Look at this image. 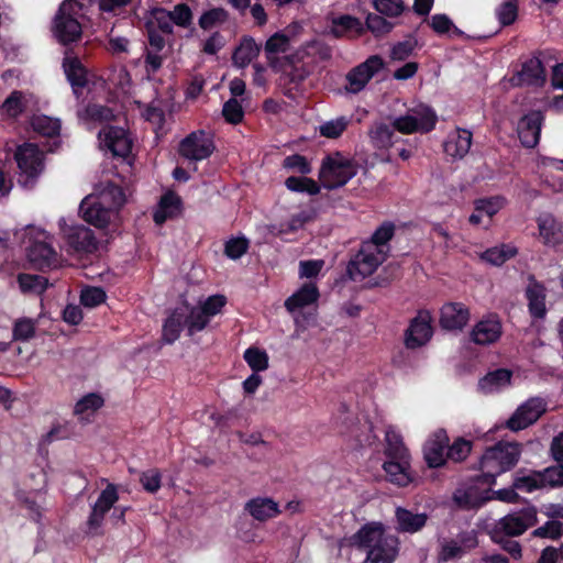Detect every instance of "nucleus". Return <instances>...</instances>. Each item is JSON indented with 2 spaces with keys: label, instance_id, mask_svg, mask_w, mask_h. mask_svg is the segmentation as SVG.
I'll return each instance as SVG.
<instances>
[{
  "label": "nucleus",
  "instance_id": "2f4dec72",
  "mask_svg": "<svg viewBox=\"0 0 563 563\" xmlns=\"http://www.w3.org/2000/svg\"><path fill=\"white\" fill-rule=\"evenodd\" d=\"M538 228L544 245L554 247L562 243L563 234L561 228L552 216L545 214L540 217L538 219Z\"/></svg>",
  "mask_w": 563,
  "mask_h": 563
},
{
  "label": "nucleus",
  "instance_id": "a19ab883",
  "mask_svg": "<svg viewBox=\"0 0 563 563\" xmlns=\"http://www.w3.org/2000/svg\"><path fill=\"white\" fill-rule=\"evenodd\" d=\"M157 14H165L174 24L179 27L188 29L192 25V11L187 3H177L172 11L157 9Z\"/></svg>",
  "mask_w": 563,
  "mask_h": 563
},
{
  "label": "nucleus",
  "instance_id": "864d4df0",
  "mask_svg": "<svg viewBox=\"0 0 563 563\" xmlns=\"http://www.w3.org/2000/svg\"><path fill=\"white\" fill-rule=\"evenodd\" d=\"M504 202L505 198L500 196L476 199L474 201L475 211L492 219L504 207Z\"/></svg>",
  "mask_w": 563,
  "mask_h": 563
},
{
  "label": "nucleus",
  "instance_id": "69168bd1",
  "mask_svg": "<svg viewBox=\"0 0 563 563\" xmlns=\"http://www.w3.org/2000/svg\"><path fill=\"white\" fill-rule=\"evenodd\" d=\"M514 487L516 489L532 493L533 490L543 488V482L539 475V471H533L526 476H517L514 479Z\"/></svg>",
  "mask_w": 563,
  "mask_h": 563
},
{
  "label": "nucleus",
  "instance_id": "0e129e2a",
  "mask_svg": "<svg viewBox=\"0 0 563 563\" xmlns=\"http://www.w3.org/2000/svg\"><path fill=\"white\" fill-rule=\"evenodd\" d=\"M532 536L541 539L559 540L563 537V523L559 520H549L533 530Z\"/></svg>",
  "mask_w": 563,
  "mask_h": 563
},
{
  "label": "nucleus",
  "instance_id": "0eeeda50",
  "mask_svg": "<svg viewBox=\"0 0 563 563\" xmlns=\"http://www.w3.org/2000/svg\"><path fill=\"white\" fill-rule=\"evenodd\" d=\"M357 173L353 161L344 158L339 153L322 159L319 177L327 189H335L347 184Z\"/></svg>",
  "mask_w": 563,
  "mask_h": 563
},
{
  "label": "nucleus",
  "instance_id": "39448f33",
  "mask_svg": "<svg viewBox=\"0 0 563 563\" xmlns=\"http://www.w3.org/2000/svg\"><path fill=\"white\" fill-rule=\"evenodd\" d=\"M84 9V2L78 0H64L53 19L52 33L63 46L69 47L82 38V25L78 18Z\"/></svg>",
  "mask_w": 563,
  "mask_h": 563
},
{
  "label": "nucleus",
  "instance_id": "a18cd8bd",
  "mask_svg": "<svg viewBox=\"0 0 563 563\" xmlns=\"http://www.w3.org/2000/svg\"><path fill=\"white\" fill-rule=\"evenodd\" d=\"M32 126L35 132L43 136L54 137L59 135L60 122L47 115H36L32 119Z\"/></svg>",
  "mask_w": 563,
  "mask_h": 563
},
{
  "label": "nucleus",
  "instance_id": "3c124183",
  "mask_svg": "<svg viewBox=\"0 0 563 563\" xmlns=\"http://www.w3.org/2000/svg\"><path fill=\"white\" fill-rule=\"evenodd\" d=\"M103 398L99 394L90 393L76 402L74 412L77 416H82L87 412L93 413L103 406Z\"/></svg>",
  "mask_w": 563,
  "mask_h": 563
},
{
  "label": "nucleus",
  "instance_id": "cd10ccee",
  "mask_svg": "<svg viewBox=\"0 0 563 563\" xmlns=\"http://www.w3.org/2000/svg\"><path fill=\"white\" fill-rule=\"evenodd\" d=\"M397 530L404 533H416L422 530L429 519L426 512L417 514L407 508L398 507L395 514Z\"/></svg>",
  "mask_w": 563,
  "mask_h": 563
},
{
  "label": "nucleus",
  "instance_id": "13d9d810",
  "mask_svg": "<svg viewBox=\"0 0 563 563\" xmlns=\"http://www.w3.org/2000/svg\"><path fill=\"white\" fill-rule=\"evenodd\" d=\"M107 294L101 287L87 286L81 290L80 303L88 308H95L103 303Z\"/></svg>",
  "mask_w": 563,
  "mask_h": 563
},
{
  "label": "nucleus",
  "instance_id": "8fccbe9b",
  "mask_svg": "<svg viewBox=\"0 0 563 563\" xmlns=\"http://www.w3.org/2000/svg\"><path fill=\"white\" fill-rule=\"evenodd\" d=\"M395 131L394 126L379 123L371 131V137L378 148H387L394 143Z\"/></svg>",
  "mask_w": 563,
  "mask_h": 563
},
{
  "label": "nucleus",
  "instance_id": "6e6d98bb",
  "mask_svg": "<svg viewBox=\"0 0 563 563\" xmlns=\"http://www.w3.org/2000/svg\"><path fill=\"white\" fill-rule=\"evenodd\" d=\"M430 26L439 35L446 34L451 30L456 36L463 35V32L457 26H455L453 21L444 13H437L432 15Z\"/></svg>",
  "mask_w": 563,
  "mask_h": 563
},
{
  "label": "nucleus",
  "instance_id": "4468645a",
  "mask_svg": "<svg viewBox=\"0 0 563 563\" xmlns=\"http://www.w3.org/2000/svg\"><path fill=\"white\" fill-rule=\"evenodd\" d=\"M433 329L431 317L428 311H419L411 319L409 327L405 331V345L407 349L416 350L426 345L432 338Z\"/></svg>",
  "mask_w": 563,
  "mask_h": 563
},
{
  "label": "nucleus",
  "instance_id": "f3484780",
  "mask_svg": "<svg viewBox=\"0 0 563 563\" xmlns=\"http://www.w3.org/2000/svg\"><path fill=\"white\" fill-rule=\"evenodd\" d=\"M450 442L444 429L434 431L423 444V457L430 468H440L446 463V448Z\"/></svg>",
  "mask_w": 563,
  "mask_h": 563
},
{
  "label": "nucleus",
  "instance_id": "a878e982",
  "mask_svg": "<svg viewBox=\"0 0 563 563\" xmlns=\"http://www.w3.org/2000/svg\"><path fill=\"white\" fill-rule=\"evenodd\" d=\"M472 145V132L466 129H456L450 133L443 143V151L453 159H462Z\"/></svg>",
  "mask_w": 563,
  "mask_h": 563
},
{
  "label": "nucleus",
  "instance_id": "1a4fd4ad",
  "mask_svg": "<svg viewBox=\"0 0 563 563\" xmlns=\"http://www.w3.org/2000/svg\"><path fill=\"white\" fill-rule=\"evenodd\" d=\"M386 67L384 58L378 55H371L361 64L351 68L345 75L347 85L345 91L349 93H360L365 89L371 79Z\"/></svg>",
  "mask_w": 563,
  "mask_h": 563
},
{
  "label": "nucleus",
  "instance_id": "052dcab7",
  "mask_svg": "<svg viewBox=\"0 0 563 563\" xmlns=\"http://www.w3.org/2000/svg\"><path fill=\"white\" fill-rule=\"evenodd\" d=\"M250 247V241L245 236L231 238L224 244V254L231 260L241 258Z\"/></svg>",
  "mask_w": 563,
  "mask_h": 563
},
{
  "label": "nucleus",
  "instance_id": "603ef678",
  "mask_svg": "<svg viewBox=\"0 0 563 563\" xmlns=\"http://www.w3.org/2000/svg\"><path fill=\"white\" fill-rule=\"evenodd\" d=\"M82 118L93 122H107L113 119V111L102 104L88 103L82 110Z\"/></svg>",
  "mask_w": 563,
  "mask_h": 563
},
{
  "label": "nucleus",
  "instance_id": "423d86ee",
  "mask_svg": "<svg viewBox=\"0 0 563 563\" xmlns=\"http://www.w3.org/2000/svg\"><path fill=\"white\" fill-rule=\"evenodd\" d=\"M14 158L20 174L18 181L32 188L44 169V155L36 144L24 143L18 146Z\"/></svg>",
  "mask_w": 563,
  "mask_h": 563
},
{
  "label": "nucleus",
  "instance_id": "6e6552de",
  "mask_svg": "<svg viewBox=\"0 0 563 563\" xmlns=\"http://www.w3.org/2000/svg\"><path fill=\"white\" fill-rule=\"evenodd\" d=\"M438 117L434 110L424 104H420L410 110L406 115L396 118L393 126L396 131L404 134L429 133L437 124Z\"/></svg>",
  "mask_w": 563,
  "mask_h": 563
},
{
  "label": "nucleus",
  "instance_id": "c03bdc74",
  "mask_svg": "<svg viewBox=\"0 0 563 563\" xmlns=\"http://www.w3.org/2000/svg\"><path fill=\"white\" fill-rule=\"evenodd\" d=\"M228 20L229 12L221 7H218L205 11L200 15L198 24L202 30L208 31L218 25L224 24Z\"/></svg>",
  "mask_w": 563,
  "mask_h": 563
},
{
  "label": "nucleus",
  "instance_id": "9d476101",
  "mask_svg": "<svg viewBox=\"0 0 563 563\" xmlns=\"http://www.w3.org/2000/svg\"><path fill=\"white\" fill-rule=\"evenodd\" d=\"M386 254L382 250L372 247V244L362 243L360 251L349 263L346 272L351 279L361 280L371 276L385 261Z\"/></svg>",
  "mask_w": 563,
  "mask_h": 563
},
{
  "label": "nucleus",
  "instance_id": "f704fd0d",
  "mask_svg": "<svg viewBox=\"0 0 563 563\" xmlns=\"http://www.w3.org/2000/svg\"><path fill=\"white\" fill-rule=\"evenodd\" d=\"M511 376V371L507 368H497L495 371L488 372L484 377L479 379L478 388L485 394L493 393L498 388L510 384Z\"/></svg>",
  "mask_w": 563,
  "mask_h": 563
},
{
  "label": "nucleus",
  "instance_id": "e433bc0d",
  "mask_svg": "<svg viewBox=\"0 0 563 563\" xmlns=\"http://www.w3.org/2000/svg\"><path fill=\"white\" fill-rule=\"evenodd\" d=\"M282 70L284 74L282 79L292 85L295 88L301 85L310 74L309 69L303 64L295 63V56H287L285 58Z\"/></svg>",
  "mask_w": 563,
  "mask_h": 563
},
{
  "label": "nucleus",
  "instance_id": "c756f323",
  "mask_svg": "<svg viewBox=\"0 0 563 563\" xmlns=\"http://www.w3.org/2000/svg\"><path fill=\"white\" fill-rule=\"evenodd\" d=\"M319 296L318 287L312 283H306L285 300V308L289 312H295L316 302Z\"/></svg>",
  "mask_w": 563,
  "mask_h": 563
},
{
  "label": "nucleus",
  "instance_id": "72a5a7b5",
  "mask_svg": "<svg viewBox=\"0 0 563 563\" xmlns=\"http://www.w3.org/2000/svg\"><path fill=\"white\" fill-rule=\"evenodd\" d=\"M518 254V249L509 243L489 247L479 254V258L493 266H501Z\"/></svg>",
  "mask_w": 563,
  "mask_h": 563
},
{
  "label": "nucleus",
  "instance_id": "37998d69",
  "mask_svg": "<svg viewBox=\"0 0 563 563\" xmlns=\"http://www.w3.org/2000/svg\"><path fill=\"white\" fill-rule=\"evenodd\" d=\"M285 186L292 192H306L316 196L320 192V185L312 178L301 176H290L286 178Z\"/></svg>",
  "mask_w": 563,
  "mask_h": 563
},
{
  "label": "nucleus",
  "instance_id": "a211bd4d",
  "mask_svg": "<svg viewBox=\"0 0 563 563\" xmlns=\"http://www.w3.org/2000/svg\"><path fill=\"white\" fill-rule=\"evenodd\" d=\"M66 243L76 253H93L98 249V241L91 229L76 224L64 230Z\"/></svg>",
  "mask_w": 563,
  "mask_h": 563
},
{
  "label": "nucleus",
  "instance_id": "680f3d73",
  "mask_svg": "<svg viewBox=\"0 0 563 563\" xmlns=\"http://www.w3.org/2000/svg\"><path fill=\"white\" fill-rule=\"evenodd\" d=\"M497 19L503 26H509L518 18V4L516 0L504 1L496 10Z\"/></svg>",
  "mask_w": 563,
  "mask_h": 563
},
{
  "label": "nucleus",
  "instance_id": "dca6fc26",
  "mask_svg": "<svg viewBox=\"0 0 563 563\" xmlns=\"http://www.w3.org/2000/svg\"><path fill=\"white\" fill-rule=\"evenodd\" d=\"M547 79L545 68L539 57H531L521 64V68L514 73L509 81L514 87H541Z\"/></svg>",
  "mask_w": 563,
  "mask_h": 563
},
{
  "label": "nucleus",
  "instance_id": "393cba45",
  "mask_svg": "<svg viewBox=\"0 0 563 563\" xmlns=\"http://www.w3.org/2000/svg\"><path fill=\"white\" fill-rule=\"evenodd\" d=\"M244 510L255 520L264 522L282 514L278 503L269 497H255L247 500Z\"/></svg>",
  "mask_w": 563,
  "mask_h": 563
},
{
  "label": "nucleus",
  "instance_id": "2eb2a0df",
  "mask_svg": "<svg viewBox=\"0 0 563 563\" xmlns=\"http://www.w3.org/2000/svg\"><path fill=\"white\" fill-rule=\"evenodd\" d=\"M490 488L484 486L479 482L478 475H476L465 488H459L454 492L453 500L463 509L479 508L490 499Z\"/></svg>",
  "mask_w": 563,
  "mask_h": 563
},
{
  "label": "nucleus",
  "instance_id": "bf43d9fd",
  "mask_svg": "<svg viewBox=\"0 0 563 563\" xmlns=\"http://www.w3.org/2000/svg\"><path fill=\"white\" fill-rule=\"evenodd\" d=\"M365 24L368 31H371L376 37L388 34L394 29V24L391 22L376 13H368Z\"/></svg>",
  "mask_w": 563,
  "mask_h": 563
},
{
  "label": "nucleus",
  "instance_id": "f257e3e1",
  "mask_svg": "<svg viewBox=\"0 0 563 563\" xmlns=\"http://www.w3.org/2000/svg\"><path fill=\"white\" fill-rule=\"evenodd\" d=\"M349 543L366 552L363 563H394L400 551L399 538L387 532L380 521L363 525L350 537Z\"/></svg>",
  "mask_w": 563,
  "mask_h": 563
},
{
  "label": "nucleus",
  "instance_id": "c85d7f7f",
  "mask_svg": "<svg viewBox=\"0 0 563 563\" xmlns=\"http://www.w3.org/2000/svg\"><path fill=\"white\" fill-rule=\"evenodd\" d=\"M186 321V310L183 307L175 308L164 321L162 340L167 344L177 341L181 331L187 329Z\"/></svg>",
  "mask_w": 563,
  "mask_h": 563
},
{
  "label": "nucleus",
  "instance_id": "4d7b16f0",
  "mask_svg": "<svg viewBox=\"0 0 563 563\" xmlns=\"http://www.w3.org/2000/svg\"><path fill=\"white\" fill-rule=\"evenodd\" d=\"M377 12L389 18H397L406 11L402 0H373Z\"/></svg>",
  "mask_w": 563,
  "mask_h": 563
},
{
  "label": "nucleus",
  "instance_id": "6ab92c4d",
  "mask_svg": "<svg viewBox=\"0 0 563 563\" xmlns=\"http://www.w3.org/2000/svg\"><path fill=\"white\" fill-rule=\"evenodd\" d=\"M542 401L531 398L519 406L507 420V428L511 431H520L533 424L542 415Z\"/></svg>",
  "mask_w": 563,
  "mask_h": 563
},
{
  "label": "nucleus",
  "instance_id": "b1692460",
  "mask_svg": "<svg viewBox=\"0 0 563 563\" xmlns=\"http://www.w3.org/2000/svg\"><path fill=\"white\" fill-rule=\"evenodd\" d=\"M470 320V310L462 302H448L442 306L440 325L445 330H462Z\"/></svg>",
  "mask_w": 563,
  "mask_h": 563
},
{
  "label": "nucleus",
  "instance_id": "58836bf2",
  "mask_svg": "<svg viewBox=\"0 0 563 563\" xmlns=\"http://www.w3.org/2000/svg\"><path fill=\"white\" fill-rule=\"evenodd\" d=\"M183 308L186 310L187 334L189 336L207 328L210 322V317L200 306H189L186 303Z\"/></svg>",
  "mask_w": 563,
  "mask_h": 563
},
{
  "label": "nucleus",
  "instance_id": "c9c22d12",
  "mask_svg": "<svg viewBox=\"0 0 563 563\" xmlns=\"http://www.w3.org/2000/svg\"><path fill=\"white\" fill-rule=\"evenodd\" d=\"M16 283L24 295H42L48 287V279L41 275L20 273Z\"/></svg>",
  "mask_w": 563,
  "mask_h": 563
},
{
  "label": "nucleus",
  "instance_id": "5701e85b",
  "mask_svg": "<svg viewBox=\"0 0 563 563\" xmlns=\"http://www.w3.org/2000/svg\"><path fill=\"white\" fill-rule=\"evenodd\" d=\"M69 53L70 49H66L63 59V69L71 86L73 92L79 97L81 89L88 85V71L80 59L77 56H69Z\"/></svg>",
  "mask_w": 563,
  "mask_h": 563
},
{
  "label": "nucleus",
  "instance_id": "4be33fe9",
  "mask_svg": "<svg viewBox=\"0 0 563 563\" xmlns=\"http://www.w3.org/2000/svg\"><path fill=\"white\" fill-rule=\"evenodd\" d=\"M525 296L530 316L533 319H543L547 314V288L541 282L537 280L534 275L528 277Z\"/></svg>",
  "mask_w": 563,
  "mask_h": 563
},
{
  "label": "nucleus",
  "instance_id": "09e8293b",
  "mask_svg": "<svg viewBox=\"0 0 563 563\" xmlns=\"http://www.w3.org/2000/svg\"><path fill=\"white\" fill-rule=\"evenodd\" d=\"M243 357L254 373L268 368V355L264 350L251 346L245 350Z\"/></svg>",
  "mask_w": 563,
  "mask_h": 563
},
{
  "label": "nucleus",
  "instance_id": "f03ea898",
  "mask_svg": "<svg viewBox=\"0 0 563 563\" xmlns=\"http://www.w3.org/2000/svg\"><path fill=\"white\" fill-rule=\"evenodd\" d=\"M522 453V444L519 442L498 441L486 448L478 461L479 482L492 487L496 484V477L512 470Z\"/></svg>",
  "mask_w": 563,
  "mask_h": 563
},
{
  "label": "nucleus",
  "instance_id": "9b49d317",
  "mask_svg": "<svg viewBox=\"0 0 563 563\" xmlns=\"http://www.w3.org/2000/svg\"><path fill=\"white\" fill-rule=\"evenodd\" d=\"M216 150L212 136L205 130H197L185 136L178 146L181 157L199 162L209 158Z\"/></svg>",
  "mask_w": 563,
  "mask_h": 563
},
{
  "label": "nucleus",
  "instance_id": "de8ad7c7",
  "mask_svg": "<svg viewBox=\"0 0 563 563\" xmlns=\"http://www.w3.org/2000/svg\"><path fill=\"white\" fill-rule=\"evenodd\" d=\"M471 451L472 442L464 438H457L452 444L448 443L446 460L454 463L463 462L470 455Z\"/></svg>",
  "mask_w": 563,
  "mask_h": 563
},
{
  "label": "nucleus",
  "instance_id": "e2e57ef3",
  "mask_svg": "<svg viewBox=\"0 0 563 563\" xmlns=\"http://www.w3.org/2000/svg\"><path fill=\"white\" fill-rule=\"evenodd\" d=\"M349 120L345 117L330 120L320 125L319 132L327 139H338L346 130Z\"/></svg>",
  "mask_w": 563,
  "mask_h": 563
},
{
  "label": "nucleus",
  "instance_id": "79ce46f5",
  "mask_svg": "<svg viewBox=\"0 0 563 563\" xmlns=\"http://www.w3.org/2000/svg\"><path fill=\"white\" fill-rule=\"evenodd\" d=\"M27 107V100L25 95L20 90H13L4 101H2V112L10 118H18L21 115Z\"/></svg>",
  "mask_w": 563,
  "mask_h": 563
},
{
  "label": "nucleus",
  "instance_id": "338daca9",
  "mask_svg": "<svg viewBox=\"0 0 563 563\" xmlns=\"http://www.w3.org/2000/svg\"><path fill=\"white\" fill-rule=\"evenodd\" d=\"M417 46V40L413 35H410L409 38L396 43L390 49V59L402 62L406 60L409 56L412 55L415 48Z\"/></svg>",
  "mask_w": 563,
  "mask_h": 563
},
{
  "label": "nucleus",
  "instance_id": "ea45409f",
  "mask_svg": "<svg viewBox=\"0 0 563 563\" xmlns=\"http://www.w3.org/2000/svg\"><path fill=\"white\" fill-rule=\"evenodd\" d=\"M290 46V37L283 32H276L269 36L265 43L264 51L267 60L272 67H274L276 55L279 53H286Z\"/></svg>",
  "mask_w": 563,
  "mask_h": 563
},
{
  "label": "nucleus",
  "instance_id": "5fc2aeb1",
  "mask_svg": "<svg viewBox=\"0 0 563 563\" xmlns=\"http://www.w3.org/2000/svg\"><path fill=\"white\" fill-rule=\"evenodd\" d=\"M512 536H506L501 532L494 531L492 532V540L501 547L504 551L509 553L515 560H518L522 556L521 544L518 541L511 540Z\"/></svg>",
  "mask_w": 563,
  "mask_h": 563
},
{
  "label": "nucleus",
  "instance_id": "ddd939ff",
  "mask_svg": "<svg viewBox=\"0 0 563 563\" xmlns=\"http://www.w3.org/2000/svg\"><path fill=\"white\" fill-rule=\"evenodd\" d=\"M538 522V511L534 506L522 508L500 518L494 531L506 536L519 537Z\"/></svg>",
  "mask_w": 563,
  "mask_h": 563
},
{
  "label": "nucleus",
  "instance_id": "4c0bfd02",
  "mask_svg": "<svg viewBox=\"0 0 563 563\" xmlns=\"http://www.w3.org/2000/svg\"><path fill=\"white\" fill-rule=\"evenodd\" d=\"M362 31L363 26L357 18L343 14L332 20L329 34L335 38H341L350 32L361 34Z\"/></svg>",
  "mask_w": 563,
  "mask_h": 563
},
{
  "label": "nucleus",
  "instance_id": "aec40b11",
  "mask_svg": "<svg viewBox=\"0 0 563 563\" xmlns=\"http://www.w3.org/2000/svg\"><path fill=\"white\" fill-rule=\"evenodd\" d=\"M544 117L541 111L532 110L518 122V137L522 146L533 148L540 141L541 126Z\"/></svg>",
  "mask_w": 563,
  "mask_h": 563
},
{
  "label": "nucleus",
  "instance_id": "49530a36",
  "mask_svg": "<svg viewBox=\"0 0 563 563\" xmlns=\"http://www.w3.org/2000/svg\"><path fill=\"white\" fill-rule=\"evenodd\" d=\"M395 230L396 227L391 221H385L374 231L371 240L364 243L372 244L373 249L380 250L394 238Z\"/></svg>",
  "mask_w": 563,
  "mask_h": 563
},
{
  "label": "nucleus",
  "instance_id": "f8f14e48",
  "mask_svg": "<svg viewBox=\"0 0 563 563\" xmlns=\"http://www.w3.org/2000/svg\"><path fill=\"white\" fill-rule=\"evenodd\" d=\"M47 234L41 231L38 236L30 239L26 256L32 266L38 271H49L58 266V254L49 242Z\"/></svg>",
  "mask_w": 563,
  "mask_h": 563
},
{
  "label": "nucleus",
  "instance_id": "412c9836",
  "mask_svg": "<svg viewBox=\"0 0 563 563\" xmlns=\"http://www.w3.org/2000/svg\"><path fill=\"white\" fill-rule=\"evenodd\" d=\"M503 334V325L497 314H489L479 320L471 332L475 344L488 345L497 342Z\"/></svg>",
  "mask_w": 563,
  "mask_h": 563
},
{
  "label": "nucleus",
  "instance_id": "774afa93",
  "mask_svg": "<svg viewBox=\"0 0 563 563\" xmlns=\"http://www.w3.org/2000/svg\"><path fill=\"white\" fill-rule=\"evenodd\" d=\"M222 115L230 124H239L243 121L244 111L241 103L235 98H230L224 102L222 108Z\"/></svg>",
  "mask_w": 563,
  "mask_h": 563
},
{
  "label": "nucleus",
  "instance_id": "bb28decb",
  "mask_svg": "<svg viewBox=\"0 0 563 563\" xmlns=\"http://www.w3.org/2000/svg\"><path fill=\"white\" fill-rule=\"evenodd\" d=\"M103 144L114 156L125 157L131 152V141L122 128L108 126L104 129Z\"/></svg>",
  "mask_w": 563,
  "mask_h": 563
},
{
  "label": "nucleus",
  "instance_id": "7ed1b4c3",
  "mask_svg": "<svg viewBox=\"0 0 563 563\" xmlns=\"http://www.w3.org/2000/svg\"><path fill=\"white\" fill-rule=\"evenodd\" d=\"M384 454L387 460L383 464L387 479L399 487H406L412 482L410 473V453L404 443L402 437L388 427L385 432Z\"/></svg>",
  "mask_w": 563,
  "mask_h": 563
},
{
  "label": "nucleus",
  "instance_id": "473e14b6",
  "mask_svg": "<svg viewBox=\"0 0 563 563\" xmlns=\"http://www.w3.org/2000/svg\"><path fill=\"white\" fill-rule=\"evenodd\" d=\"M261 52V45L251 36H244L240 45L234 49L232 55L233 64L238 67H246L255 59Z\"/></svg>",
  "mask_w": 563,
  "mask_h": 563
},
{
  "label": "nucleus",
  "instance_id": "7c9ffc66",
  "mask_svg": "<svg viewBox=\"0 0 563 563\" xmlns=\"http://www.w3.org/2000/svg\"><path fill=\"white\" fill-rule=\"evenodd\" d=\"M181 205V199L176 192L168 191L164 194L161 197L157 210L154 212V222L163 224L167 219L175 218L180 213Z\"/></svg>",
  "mask_w": 563,
  "mask_h": 563
},
{
  "label": "nucleus",
  "instance_id": "20e7f679",
  "mask_svg": "<svg viewBox=\"0 0 563 563\" xmlns=\"http://www.w3.org/2000/svg\"><path fill=\"white\" fill-rule=\"evenodd\" d=\"M124 202L122 188L110 184L100 197H86L79 206V212L87 223L103 229L110 223L113 211L120 209Z\"/></svg>",
  "mask_w": 563,
  "mask_h": 563
}]
</instances>
